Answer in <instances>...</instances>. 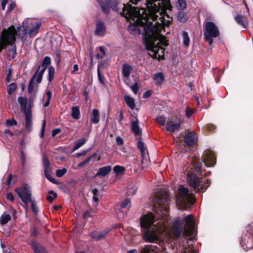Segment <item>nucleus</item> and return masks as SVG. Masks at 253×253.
Here are the masks:
<instances>
[{"mask_svg":"<svg viewBox=\"0 0 253 253\" xmlns=\"http://www.w3.org/2000/svg\"><path fill=\"white\" fill-rule=\"evenodd\" d=\"M96 0L105 13L108 14L111 8L124 16L129 22L128 31L131 34H144V42L150 56L159 60L164 58L165 49L162 46H167L169 42L161 34L172 21L165 19L166 11L172 8L169 0H147L148 13L143 8L137 10L129 3L121 4L112 0Z\"/></svg>","mask_w":253,"mask_h":253,"instance_id":"nucleus-1","label":"nucleus"},{"mask_svg":"<svg viewBox=\"0 0 253 253\" xmlns=\"http://www.w3.org/2000/svg\"><path fill=\"white\" fill-rule=\"evenodd\" d=\"M169 197L167 193H158L154 196L152 202L154 211L157 213L160 219H156V216L150 213L143 215L140 220L142 238L147 242H157L161 236H173L175 238L180 236L182 230L187 236L192 239L195 235L196 222L192 214L183 218H176L171 228L169 229L166 223L169 220V208L168 202Z\"/></svg>","mask_w":253,"mask_h":253,"instance_id":"nucleus-2","label":"nucleus"},{"mask_svg":"<svg viewBox=\"0 0 253 253\" xmlns=\"http://www.w3.org/2000/svg\"><path fill=\"white\" fill-rule=\"evenodd\" d=\"M41 23H38L35 26L31 19H27L23 22V25L18 27L17 30L13 26L7 29H4L0 38V52L7 45L12 44L16 39V36L23 38L25 35L28 33L31 37H35L38 32Z\"/></svg>","mask_w":253,"mask_h":253,"instance_id":"nucleus-3","label":"nucleus"},{"mask_svg":"<svg viewBox=\"0 0 253 253\" xmlns=\"http://www.w3.org/2000/svg\"><path fill=\"white\" fill-rule=\"evenodd\" d=\"M176 205L182 209L189 208L194 203L193 195L189 192L187 188L180 186L176 193Z\"/></svg>","mask_w":253,"mask_h":253,"instance_id":"nucleus-4","label":"nucleus"},{"mask_svg":"<svg viewBox=\"0 0 253 253\" xmlns=\"http://www.w3.org/2000/svg\"><path fill=\"white\" fill-rule=\"evenodd\" d=\"M51 63V60L50 57L46 56L44 58L42 64L40 66L37 71L34 74L31 78L28 86V92L31 93L33 91L35 84V81L38 84L41 83L43 77V75L48 65Z\"/></svg>","mask_w":253,"mask_h":253,"instance_id":"nucleus-5","label":"nucleus"},{"mask_svg":"<svg viewBox=\"0 0 253 253\" xmlns=\"http://www.w3.org/2000/svg\"><path fill=\"white\" fill-rule=\"evenodd\" d=\"M187 181L191 187L199 192L205 191L210 185V182L208 180H206L205 185L202 183L199 178L191 171V170L187 173Z\"/></svg>","mask_w":253,"mask_h":253,"instance_id":"nucleus-6","label":"nucleus"},{"mask_svg":"<svg viewBox=\"0 0 253 253\" xmlns=\"http://www.w3.org/2000/svg\"><path fill=\"white\" fill-rule=\"evenodd\" d=\"M15 192L18 197L21 199L24 203L23 207L26 211L28 210V203L32 202L31 194L29 188L27 185H25L15 189Z\"/></svg>","mask_w":253,"mask_h":253,"instance_id":"nucleus-7","label":"nucleus"},{"mask_svg":"<svg viewBox=\"0 0 253 253\" xmlns=\"http://www.w3.org/2000/svg\"><path fill=\"white\" fill-rule=\"evenodd\" d=\"M219 35L218 28L212 22H207L205 24L204 35L206 39L216 38Z\"/></svg>","mask_w":253,"mask_h":253,"instance_id":"nucleus-8","label":"nucleus"},{"mask_svg":"<svg viewBox=\"0 0 253 253\" xmlns=\"http://www.w3.org/2000/svg\"><path fill=\"white\" fill-rule=\"evenodd\" d=\"M107 33V28L105 23L101 20H96L94 34L98 37H103Z\"/></svg>","mask_w":253,"mask_h":253,"instance_id":"nucleus-9","label":"nucleus"},{"mask_svg":"<svg viewBox=\"0 0 253 253\" xmlns=\"http://www.w3.org/2000/svg\"><path fill=\"white\" fill-rule=\"evenodd\" d=\"M181 123L182 122L180 120L169 119L167 122L166 129L169 131L174 132L180 127Z\"/></svg>","mask_w":253,"mask_h":253,"instance_id":"nucleus-10","label":"nucleus"},{"mask_svg":"<svg viewBox=\"0 0 253 253\" xmlns=\"http://www.w3.org/2000/svg\"><path fill=\"white\" fill-rule=\"evenodd\" d=\"M203 161L207 167H212L215 163V158L213 152L211 150L205 152Z\"/></svg>","mask_w":253,"mask_h":253,"instance_id":"nucleus-11","label":"nucleus"},{"mask_svg":"<svg viewBox=\"0 0 253 253\" xmlns=\"http://www.w3.org/2000/svg\"><path fill=\"white\" fill-rule=\"evenodd\" d=\"M163 248L159 245H146L141 250V253H162Z\"/></svg>","mask_w":253,"mask_h":253,"instance_id":"nucleus-12","label":"nucleus"},{"mask_svg":"<svg viewBox=\"0 0 253 253\" xmlns=\"http://www.w3.org/2000/svg\"><path fill=\"white\" fill-rule=\"evenodd\" d=\"M18 102L21 107V111L24 114L28 111H31L30 108L27 109L28 99L26 97L20 96L18 98Z\"/></svg>","mask_w":253,"mask_h":253,"instance_id":"nucleus-13","label":"nucleus"},{"mask_svg":"<svg viewBox=\"0 0 253 253\" xmlns=\"http://www.w3.org/2000/svg\"><path fill=\"white\" fill-rule=\"evenodd\" d=\"M108 233V231L104 230L102 231H94L90 233V236L92 239L96 241H100L104 238Z\"/></svg>","mask_w":253,"mask_h":253,"instance_id":"nucleus-14","label":"nucleus"},{"mask_svg":"<svg viewBox=\"0 0 253 253\" xmlns=\"http://www.w3.org/2000/svg\"><path fill=\"white\" fill-rule=\"evenodd\" d=\"M131 130L134 134L137 136L141 135V129L139 126V121L136 118L131 121Z\"/></svg>","mask_w":253,"mask_h":253,"instance_id":"nucleus-15","label":"nucleus"},{"mask_svg":"<svg viewBox=\"0 0 253 253\" xmlns=\"http://www.w3.org/2000/svg\"><path fill=\"white\" fill-rule=\"evenodd\" d=\"M197 140V137L194 132H190L186 134L184 138V142L189 146H191L195 144Z\"/></svg>","mask_w":253,"mask_h":253,"instance_id":"nucleus-16","label":"nucleus"},{"mask_svg":"<svg viewBox=\"0 0 253 253\" xmlns=\"http://www.w3.org/2000/svg\"><path fill=\"white\" fill-rule=\"evenodd\" d=\"M25 114V121H26V127L28 131H31L32 127V111H28Z\"/></svg>","mask_w":253,"mask_h":253,"instance_id":"nucleus-17","label":"nucleus"},{"mask_svg":"<svg viewBox=\"0 0 253 253\" xmlns=\"http://www.w3.org/2000/svg\"><path fill=\"white\" fill-rule=\"evenodd\" d=\"M111 169L112 168L110 166L102 167L98 169L95 175L96 176H105L111 171Z\"/></svg>","mask_w":253,"mask_h":253,"instance_id":"nucleus-18","label":"nucleus"},{"mask_svg":"<svg viewBox=\"0 0 253 253\" xmlns=\"http://www.w3.org/2000/svg\"><path fill=\"white\" fill-rule=\"evenodd\" d=\"M132 71V67L128 64H124L122 66V74L125 78H128Z\"/></svg>","mask_w":253,"mask_h":253,"instance_id":"nucleus-19","label":"nucleus"},{"mask_svg":"<svg viewBox=\"0 0 253 253\" xmlns=\"http://www.w3.org/2000/svg\"><path fill=\"white\" fill-rule=\"evenodd\" d=\"M124 99L127 106L131 110H133L135 107L134 99L127 95L124 96Z\"/></svg>","mask_w":253,"mask_h":253,"instance_id":"nucleus-20","label":"nucleus"},{"mask_svg":"<svg viewBox=\"0 0 253 253\" xmlns=\"http://www.w3.org/2000/svg\"><path fill=\"white\" fill-rule=\"evenodd\" d=\"M71 116L76 120H78L81 117L80 108L79 106H73L72 108Z\"/></svg>","mask_w":253,"mask_h":253,"instance_id":"nucleus-21","label":"nucleus"},{"mask_svg":"<svg viewBox=\"0 0 253 253\" xmlns=\"http://www.w3.org/2000/svg\"><path fill=\"white\" fill-rule=\"evenodd\" d=\"M235 20L239 25L243 26L244 28L247 27L248 22L245 17L238 15L235 17Z\"/></svg>","mask_w":253,"mask_h":253,"instance_id":"nucleus-22","label":"nucleus"},{"mask_svg":"<svg viewBox=\"0 0 253 253\" xmlns=\"http://www.w3.org/2000/svg\"><path fill=\"white\" fill-rule=\"evenodd\" d=\"M153 78L156 84L160 85L164 80V76L162 73L159 72L155 74Z\"/></svg>","mask_w":253,"mask_h":253,"instance_id":"nucleus-23","label":"nucleus"},{"mask_svg":"<svg viewBox=\"0 0 253 253\" xmlns=\"http://www.w3.org/2000/svg\"><path fill=\"white\" fill-rule=\"evenodd\" d=\"M31 246L36 253H43L44 249L43 247L38 243L33 242Z\"/></svg>","mask_w":253,"mask_h":253,"instance_id":"nucleus-24","label":"nucleus"},{"mask_svg":"<svg viewBox=\"0 0 253 253\" xmlns=\"http://www.w3.org/2000/svg\"><path fill=\"white\" fill-rule=\"evenodd\" d=\"M91 122L94 124H97L100 120L99 112L96 109H93L92 110V117Z\"/></svg>","mask_w":253,"mask_h":253,"instance_id":"nucleus-25","label":"nucleus"},{"mask_svg":"<svg viewBox=\"0 0 253 253\" xmlns=\"http://www.w3.org/2000/svg\"><path fill=\"white\" fill-rule=\"evenodd\" d=\"M131 201L129 199H125L120 205L122 209L126 210V211H127L131 207Z\"/></svg>","mask_w":253,"mask_h":253,"instance_id":"nucleus-26","label":"nucleus"},{"mask_svg":"<svg viewBox=\"0 0 253 253\" xmlns=\"http://www.w3.org/2000/svg\"><path fill=\"white\" fill-rule=\"evenodd\" d=\"M16 49L15 45H12L10 49H9L6 52L9 59H13L15 57Z\"/></svg>","mask_w":253,"mask_h":253,"instance_id":"nucleus-27","label":"nucleus"},{"mask_svg":"<svg viewBox=\"0 0 253 253\" xmlns=\"http://www.w3.org/2000/svg\"><path fill=\"white\" fill-rule=\"evenodd\" d=\"M52 92L50 90L46 91L45 95L43 96V98L46 99L45 102L44 103V107H47L50 103V101L51 98Z\"/></svg>","mask_w":253,"mask_h":253,"instance_id":"nucleus-28","label":"nucleus"},{"mask_svg":"<svg viewBox=\"0 0 253 253\" xmlns=\"http://www.w3.org/2000/svg\"><path fill=\"white\" fill-rule=\"evenodd\" d=\"M55 74V69L52 66H50L48 68V81L51 82L54 79Z\"/></svg>","mask_w":253,"mask_h":253,"instance_id":"nucleus-29","label":"nucleus"},{"mask_svg":"<svg viewBox=\"0 0 253 253\" xmlns=\"http://www.w3.org/2000/svg\"><path fill=\"white\" fill-rule=\"evenodd\" d=\"M11 219V216L9 214L4 213L0 217V223L1 224H5L8 222Z\"/></svg>","mask_w":253,"mask_h":253,"instance_id":"nucleus-30","label":"nucleus"},{"mask_svg":"<svg viewBox=\"0 0 253 253\" xmlns=\"http://www.w3.org/2000/svg\"><path fill=\"white\" fill-rule=\"evenodd\" d=\"M182 253H197L196 250L194 249L191 245H188L185 247L182 251Z\"/></svg>","mask_w":253,"mask_h":253,"instance_id":"nucleus-31","label":"nucleus"},{"mask_svg":"<svg viewBox=\"0 0 253 253\" xmlns=\"http://www.w3.org/2000/svg\"><path fill=\"white\" fill-rule=\"evenodd\" d=\"M86 142V139L84 138H81L78 140L74 147V150H77L79 148H80L81 146H82Z\"/></svg>","mask_w":253,"mask_h":253,"instance_id":"nucleus-32","label":"nucleus"},{"mask_svg":"<svg viewBox=\"0 0 253 253\" xmlns=\"http://www.w3.org/2000/svg\"><path fill=\"white\" fill-rule=\"evenodd\" d=\"M57 197V194L53 190L48 192V195L47 196L46 199L49 202H52Z\"/></svg>","mask_w":253,"mask_h":253,"instance_id":"nucleus-33","label":"nucleus"},{"mask_svg":"<svg viewBox=\"0 0 253 253\" xmlns=\"http://www.w3.org/2000/svg\"><path fill=\"white\" fill-rule=\"evenodd\" d=\"M16 87L17 85L15 83H11L9 84L7 88L8 93L9 95L12 94L15 90Z\"/></svg>","mask_w":253,"mask_h":253,"instance_id":"nucleus-34","label":"nucleus"},{"mask_svg":"<svg viewBox=\"0 0 253 253\" xmlns=\"http://www.w3.org/2000/svg\"><path fill=\"white\" fill-rule=\"evenodd\" d=\"M182 37L183 40V43L185 46H188L189 44L190 39L188 36V33L186 32H183Z\"/></svg>","mask_w":253,"mask_h":253,"instance_id":"nucleus-35","label":"nucleus"},{"mask_svg":"<svg viewBox=\"0 0 253 253\" xmlns=\"http://www.w3.org/2000/svg\"><path fill=\"white\" fill-rule=\"evenodd\" d=\"M191 169L194 168L197 172H201L202 164L201 163H194L191 165Z\"/></svg>","mask_w":253,"mask_h":253,"instance_id":"nucleus-36","label":"nucleus"},{"mask_svg":"<svg viewBox=\"0 0 253 253\" xmlns=\"http://www.w3.org/2000/svg\"><path fill=\"white\" fill-rule=\"evenodd\" d=\"M177 7L180 10L184 9L186 7V3L184 0H177Z\"/></svg>","mask_w":253,"mask_h":253,"instance_id":"nucleus-37","label":"nucleus"},{"mask_svg":"<svg viewBox=\"0 0 253 253\" xmlns=\"http://www.w3.org/2000/svg\"><path fill=\"white\" fill-rule=\"evenodd\" d=\"M137 187L135 186H132L130 187V186H128V190L127 191V194L128 196H132L137 191Z\"/></svg>","mask_w":253,"mask_h":253,"instance_id":"nucleus-38","label":"nucleus"},{"mask_svg":"<svg viewBox=\"0 0 253 253\" xmlns=\"http://www.w3.org/2000/svg\"><path fill=\"white\" fill-rule=\"evenodd\" d=\"M177 19L180 22H185L186 20L185 14L182 11L179 12L177 15Z\"/></svg>","mask_w":253,"mask_h":253,"instance_id":"nucleus-39","label":"nucleus"},{"mask_svg":"<svg viewBox=\"0 0 253 253\" xmlns=\"http://www.w3.org/2000/svg\"><path fill=\"white\" fill-rule=\"evenodd\" d=\"M5 125L7 127H10L12 126H16L17 122L13 119L11 120H7L5 122Z\"/></svg>","mask_w":253,"mask_h":253,"instance_id":"nucleus-40","label":"nucleus"},{"mask_svg":"<svg viewBox=\"0 0 253 253\" xmlns=\"http://www.w3.org/2000/svg\"><path fill=\"white\" fill-rule=\"evenodd\" d=\"M113 170L115 173H119L124 172L125 169L124 167L116 166L114 167Z\"/></svg>","mask_w":253,"mask_h":253,"instance_id":"nucleus-41","label":"nucleus"},{"mask_svg":"<svg viewBox=\"0 0 253 253\" xmlns=\"http://www.w3.org/2000/svg\"><path fill=\"white\" fill-rule=\"evenodd\" d=\"M97 157V161H99L100 160V156H97V155L96 153H95L92 155H91L90 156H89V157H88L87 158H86V159H85L84 162L85 163V165L86 164H87L90 160H91L92 159H93V158H95L96 157Z\"/></svg>","mask_w":253,"mask_h":253,"instance_id":"nucleus-42","label":"nucleus"},{"mask_svg":"<svg viewBox=\"0 0 253 253\" xmlns=\"http://www.w3.org/2000/svg\"><path fill=\"white\" fill-rule=\"evenodd\" d=\"M97 157V161H99L100 160V156H97V155L96 153H95L92 155H91L90 156H89V157H88L87 158H86V159H85L84 162L85 163V165L86 164H87L90 160H91L92 159H93V158H95L96 157Z\"/></svg>","mask_w":253,"mask_h":253,"instance_id":"nucleus-43","label":"nucleus"},{"mask_svg":"<svg viewBox=\"0 0 253 253\" xmlns=\"http://www.w3.org/2000/svg\"><path fill=\"white\" fill-rule=\"evenodd\" d=\"M97 157V161H99L100 160V156H97V155L96 153H95L92 155H91L90 156H89V157H88L87 158H86V159H85L84 162L85 163V165L86 164H87L90 160H91L92 159H93V158H95L96 157Z\"/></svg>","mask_w":253,"mask_h":253,"instance_id":"nucleus-44","label":"nucleus"},{"mask_svg":"<svg viewBox=\"0 0 253 253\" xmlns=\"http://www.w3.org/2000/svg\"><path fill=\"white\" fill-rule=\"evenodd\" d=\"M67 169L65 168L61 169H58L56 172V176L59 177H62L67 172Z\"/></svg>","mask_w":253,"mask_h":253,"instance_id":"nucleus-45","label":"nucleus"},{"mask_svg":"<svg viewBox=\"0 0 253 253\" xmlns=\"http://www.w3.org/2000/svg\"><path fill=\"white\" fill-rule=\"evenodd\" d=\"M92 193L93 194V200L95 202H98V201L99 200V194H98V190L96 188L93 189Z\"/></svg>","mask_w":253,"mask_h":253,"instance_id":"nucleus-46","label":"nucleus"},{"mask_svg":"<svg viewBox=\"0 0 253 253\" xmlns=\"http://www.w3.org/2000/svg\"><path fill=\"white\" fill-rule=\"evenodd\" d=\"M157 122L162 126H164L166 123V119L164 117L161 116L157 118Z\"/></svg>","mask_w":253,"mask_h":253,"instance_id":"nucleus-47","label":"nucleus"},{"mask_svg":"<svg viewBox=\"0 0 253 253\" xmlns=\"http://www.w3.org/2000/svg\"><path fill=\"white\" fill-rule=\"evenodd\" d=\"M97 75H98V80H99V82L101 84H104V76L101 74L100 71H99V67H98V69H97Z\"/></svg>","mask_w":253,"mask_h":253,"instance_id":"nucleus-48","label":"nucleus"},{"mask_svg":"<svg viewBox=\"0 0 253 253\" xmlns=\"http://www.w3.org/2000/svg\"><path fill=\"white\" fill-rule=\"evenodd\" d=\"M12 69H9L8 70V72H7V76H6V79H5L6 82L7 83H9V82H10L11 78V77H12Z\"/></svg>","mask_w":253,"mask_h":253,"instance_id":"nucleus-49","label":"nucleus"},{"mask_svg":"<svg viewBox=\"0 0 253 253\" xmlns=\"http://www.w3.org/2000/svg\"><path fill=\"white\" fill-rule=\"evenodd\" d=\"M31 207H32V211H33V212L35 214H37L38 212V208L37 207L36 204L34 203V201L32 202Z\"/></svg>","mask_w":253,"mask_h":253,"instance_id":"nucleus-50","label":"nucleus"},{"mask_svg":"<svg viewBox=\"0 0 253 253\" xmlns=\"http://www.w3.org/2000/svg\"><path fill=\"white\" fill-rule=\"evenodd\" d=\"M130 87L133 93L136 95L137 93L138 88L137 83H135L133 85H130Z\"/></svg>","mask_w":253,"mask_h":253,"instance_id":"nucleus-51","label":"nucleus"},{"mask_svg":"<svg viewBox=\"0 0 253 253\" xmlns=\"http://www.w3.org/2000/svg\"><path fill=\"white\" fill-rule=\"evenodd\" d=\"M137 146L140 149V150H141L142 154L143 153H144V151H145L144 145L142 142H141L140 141H138L137 143Z\"/></svg>","mask_w":253,"mask_h":253,"instance_id":"nucleus-52","label":"nucleus"},{"mask_svg":"<svg viewBox=\"0 0 253 253\" xmlns=\"http://www.w3.org/2000/svg\"><path fill=\"white\" fill-rule=\"evenodd\" d=\"M45 125H46V121L45 120H44L42 122V129H41V131L40 135H41V137H43L44 136V132Z\"/></svg>","mask_w":253,"mask_h":253,"instance_id":"nucleus-53","label":"nucleus"},{"mask_svg":"<svg viewBox=\"0 0 253 253\" xmlns=\"http://www.w3.org/2000/svg\"><path fill=\"white\" fill-rule=\"evenodd\" d=\"M193 113V111L192 110L190 109L189 107H187V109L185 110V115L187 117H190L192 115Z\"/></svg>","mask_w":253,"mask_h":253,"instance_id":"nucleus-54","label":"nucleus"},{"mask_svg":"<svg viewBox=\"0 0 253 253\" xmlns=\"http://www.w3.org/2000/svg\"><path fill=\"white\" fill-rule=\"evenodd\" d=\"M44 174H45V177L50 181H51L52 182H54V179L53 178H52L49 172H48V171L47 170V169H45L44 170Z\"/></svg>","mask_w":253,"mask_h":253,"instance_id":"nucleus-55","label":"nucleus"},{"mask_svg":"<svg viewBox=\"0 0 253 253\" xmlns=\"http://www.w3.org/2000/svg\"><path fill=\"white\" fill-rule=\"evenodd\" d=\"M116 142L117 145H122L124 143V141L121 137L117 136L116 137Z\"/></svg>","mask_w":253,"mask_h":253,"instance_id":"nucleus-56","label":"nucleus"},{"mask_svg":"<svg viewBox=\"0 0 253 253\" xmlns=\"http://www.w3.org/2000/svg\"><path fill=\"white\" fill-rule=\"evenodd\" d=\"M6 198L10 201H13L14 199L13 194L12 193H7L6 195Z\"/></svg>","mask_w":253,"mask_h":253,"instance_id":"nucleus-57","label":"nucleus"},{"mask_svg":"<svg viewBox=\"0 0 253 253\" xmlns=\"http://www.w3.org/2000/svg\"><path fill=\"white\" fill-rule=\"evenodd\" d=\"M21 159L22 161V165H24L26 163V156L24 154V153L23 151H21Z\"/></svg>","mask_w":253,"mask_h":253,"instance_id":"nucleus-58","label":"nucleus"},{"mask_svg":"<svg viewBox=\"0 0 253 253\" xmlns=\"http://www.w3.org/2000/svg\"><path fill=\"white\" fill-rule=\"evenodd\" d=\"M215 128V126L212 124H208L207 126V129L209 131H212Z\"/></svg>","mask_w":253,"mask_h":253,"instance_id":"nucleus-59","label":"nucleus"},{"mask_svg":"<svg viewBox=\"0 0 253 253\" xmlns=\"http://www.w3.org/2000/svg\"><path fill=\"white\" fill-rule=\"evenodd\" d=\"M7 2L8 0H1V5L2 10H3L5 9V5L7 4Z\"/></svg>","mask_w":253,"mask_h":253,"instance_id":"nucleus-60","label":"nucleus"},{"mask_svg":"<svg viewBox=\"0 0 253 253\" xmlns=\"http://www.w3.org/2000/svg\"><path fill=\"white\" fill-rule=\"evenodd\" d=\"M79 70L78 65L75 64L73 67V69L71 71V73L74 74Z\"/></svg>","mask_w":253,"mask_h":253,"instance_id":"nucleus-61","label":"nucleus"},{"mask_svg":"<svg viewBox=\"0 0 253 253\" xmlns=\"http://www.w3.org/2000/svg\"><path fill=\"white\" fill-rule=\"evenodd\" d=\"M151 95V92L150 91H146L144 92V93L143 94V98H147L148 97H149Z\"/></svg>","mask_w":253,"mask_h":253,"instance_id":"nucleus-62","label":"nucleus"},{"mask_svg":"<svg viewBox=\"0 0 253 253\" xmlns=\"http://www.w3.org/2000/svg\"><path fill=\"white\" fill-rule=\"evenodd\" d=\"M60 132V129L59 128L55 129L52 131V135L53 136H54V135L57 134L58 133H59Z\"/></svg>","mask_w":253,"mask_h":253,"instance_id":"nucleus-63","label":"nucleus"},{"mask_svg":"<svg viewBox=\"0 0 253 253\" xmlns=\"http://www.w3.org/2000/svg\"><path fill=\"white\" fill-rule=\"evenodd\" d=\"M90 216V211H86L83 214V216L84 219L87 218V217H89Z\"/></svg>","mask_w":253,"mask_h":253,"instance_id":"nucleus-64","label":"nucleus"}]
</instances>
